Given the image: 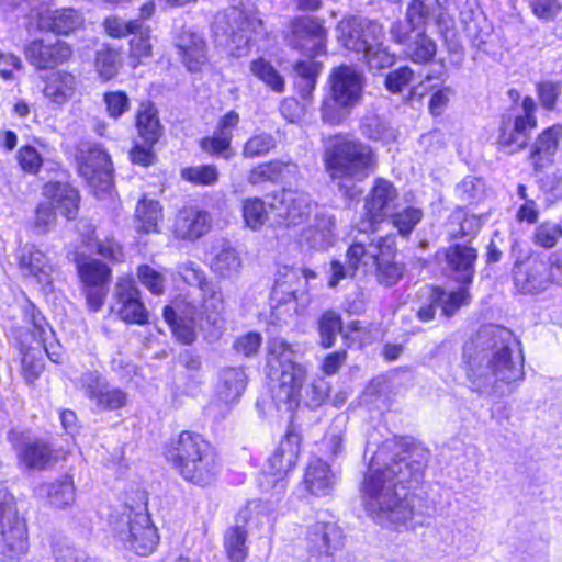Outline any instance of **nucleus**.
<instances>
[{
  "mask_svg": "<svg viewBox=\"0 0 562 562\" xmlns=\"http://www.w3.org/2000/svg\"><path fill=\"white\" fill-rule=\"evenodd\" d=\"M429 451L387 439L374 451L361 484L364 510L385 528H415L422 525V499L404 492L424 477Z\"/></svg>",
  "mask_w": 562,
  "mask_h": 562,
  "instance_id": "f257e3e1",
  "label": "nucleus"
},
{
  "mask_svg": "<svg viewBox=\"0 0 562 562\" xmlns=\"http://www.w3.org/2000/svg\"><path fill=\"white\" fill-rule=\"evenodd\" d=\"M516 344L510 330L486 326L464 346V370L473 392L499 398L510 393L514 383L524 380L522 356L517 361L512 357Z\"/></svg>",
  "mask_w": 562,
  "mask_h": 562,
  "instance_id": "f03ea898",
  "label": "nucleus"
},
{
  "mask_svg": "<svg viewBox=\"0 0 562 562\" xmlns=\"http://www.w3.org/2000/svg\"><path fill=\"white\" fill-rule=\"evenodd\" d=\"M301 353L283 338L274 337L267 344V367L272 386V400L280 411L291 412L301 403V390L307 370Z\"/></svg>",
  "mask_w": 562,
  "mask_h": 562,
  "instance_id": "7ed1b4c3",
  "label": "nucleus"
},
{
  "mask_svg": "<svg viewBox=\"0 0 562 562\" xmlns=\"http://www.w3.org/2000/svg\"><path fill=\"white\" fill-rule=\"evenodd\" d=\"M166 460L189 483L199 486L212 484L218 472L217 453L200 434L182 431L165 450Z\"/></svg>",
  "mask_w": 562,
  "mask_h": 562,
  "instance_id": "20e7f679",
  "label": "nucleus"
},
{
  "mask_svg": "<svg viewBox=\"0 0 562 562\" xmlns=\"http://www.w3.org/2000/svg\"><path fill=\"white\" fill-rule=\"evenodd\" d=\"M200 292L201 301L184 299L177 301L175 307L164 308V318L172 334L186 345L196 339V329L215 326L224 311V297L218 285L211 281Z\"/></svg>",
  "mask_w": 562,
  "mask_h": 562,
  "instance_id": "39448f33",
  "label": "nucleus"
},
{
  "mask_svg": "<svg viewBox=\"0 0 562 562\" xmlns=\"http://www.w3.org/2000/svg\"><path fill=\"white\" fill-rule=\"evenodd\" d=\"M323 161L326 172L333 180L362 181L374 171L375 167L371 147L344 134L324 139Z\"/></svg>",
  "mask_w": 562,
  "mask_h": 562,
  "instance_id": "423d86ee",
  "label": "nucleus"
},
{
  "mask_svg": "<svg viewBox=\"0 0 562 562\" xmlns=\"http://www.w3.org/2000/svg\"><path fill=\"white\" fill-rule=\"evenodd\" d=\"M328 86L321 106L322 120L330 125H339L361 103L364 76L353 66L340 65L331 69Z\"/></svg>",
  "mask_w": 562,
  "mask_h": 562,
  "instance_id": "0eeeda50",
  "label": "nucleus"
},
{
  "mask_svg": "<svg viewBox=\"0 0 562 562\" xmlns=\"http://www.w3.org/2000/svg\"><path fill=\"white\" fill-rule=\"evenodd\" d=\"M110 526L113 536L138 555L150 554L158 544L159 536L146 505L136 508L124 505L120 513L111 516Z\"/></svg>",
  "mask_w": 562,
  "mask_h": 562,
  "instance_id": "6e6552de",
  "label": "nucleus"
},
{
  "mask_svg": "<svg viewBox=\"0 0 562 562\" xmlns=\"http://www.w3.org/2000/svg\"><path fill=\"white\" fill-rule=\"evenodd\" d=\"M261 20L255 9L231 7L220 13L214 22L217 37H226L224 44L235 47L237 55H243L252 37L261 27Z\"/></svg>",
  "mask_w": 562,
  "mask_h": 562,
  "instance_id": "1a4fd4ad",
  "label": "nucleus"
},
{
  "mask_svg": "<svg viewBox=\"0 0 562 562\" xmlns=\"http://www.w3.org/2000/svg\"><path fill=\"white\" fill-rule=\"evenodd\" d=\"M26 550V525L18 515L13 497L0 491V560L18 559Z\"/></svg>",
  "mask_w": 562,
  "mask_h": 562,
  "instance_id": "9d476101",
  "label": "nucleus"
},
{
  "mask_svg": "<svg viewBox=\"0 0 562 562\" xmlns=\"http://www.w3.org/2000/svg\"><path fill=\"white\" fill-rule=\"evenodd\" d=\"M110 311L125 324L142 326L149 323V312L144 305L140 291L132 277L119 278L114 286Z\"/></svg>",
  "mask_w": 562,
  "mask_h": 562,
  "instance_id": "9b49d317",
  "label": "nucleus"
},
{
  "mask_svg": "<svg viewBox=\"0 0 562 562\" xmlns=\"http://www.w3.org/2000/svg\"><path fill=\"white\" fill-rule=\"evenodd\" d=\"M313 201L308 193L293 189H282L272 195L270 209L276 212L278 225L295 227L310 216Z\"/></svg>",
  "mask_w": 562,
  "mask_h": 562,
  "instance_id": "f8f14e48",
  "label": "nucleus"
},
{
  "mask_svg": "<svg viewBox=\"0 0 562 562\" xmlns=\"http://www.w3.org/2000/svg\"><path fill=\"white\" fill-rule=\"evenodd\" d=\"M78 387L99 411L120 409L127 403V394L111 385L97 370L83 372L78 380Z\"/></svg>",
  "mask_w": 562,
  "mask_h": 562,
  "instance_id": "ddd939ff",
  "label": "nucleus"
},
{
  "mask_svg": "<svg viewBox=\"0 0 562 562\" xmlns=\"http://www.w3.org/2000/svg\"><path fill=\"white\" fill-rule=\"evenodd\" d=\"M78 171L87 183L105 192L112 183V162L110 156L98 145H83L79 150Z\"/></svg>",
  "mask_w": 562,
  "mask_h": 562,
  "instance_id": "4468645a",
  "label": "nucleus"
},
{
  "mask_svg": "<svg viewBox=\"0 0 562 562\" xmlns=\"http://www.w3.org/2000/svg\"><path fill=\"white\" fill-rule=\"evenodd\" d=\"M379 247L384 248V251H389L392 248V239L378 238L369 244L362 241L353 243L347 250L346 263H341L338 260L331 261L328 285L335 288L340 280L352 278L360 263L364 265L366 258H375L380 254Z\"/></svg>",
  "mask_w": 562,
  "mask_h": 562,
  "instance_id": "2eb2a0df",
  "label": "nucleus"
},
{
  "mask_svg": "<svg viewBox=\"0 0 562 562\" xmlns=\"http://www.w3.org/2000/svg\"><path fill=\"white\" fill-rule=\"evenodd\" d=\"M397 190L392 182L378 179L366 200V220L358 224L360 232L374 231L375 225L389 216L396 206Z\"/></svg>",
  "mask_w": 562,
  "mask_h": 562,
  "instance_id": "dca6fc26",
  "label": "nucleus"
},
{
  "mask_svg": "<svg viewBox=\"0 0 562 562\" xmlns=\"http://www.w3.org/2000/svg\"><path fill=\"white\" fill-rule=\"evenodd\" d=\"M390 34L392 40L404 46V55L418 65L431 63L437 54L436 42L427 35L426 31L412 33L402 21L392 24Z\"/></svg>",
  "mask_w": 562,
  "mask_h": 562,
  "instance_id": "f3484780",
  "label": "nucleus"
},
{
  "mask_svg": "<svg viewBox=\"0 0 562 562\" xmlns=\"http://www.w3.org/2000/svg\"><path fill=\"white\" fill-rule=\"evenodd\" d=\"M337 32L340 44L357 53H363L373 41L383 37L382 26L379 23L357 16L340 21Z\"/></svg>",
  "mask_w": 562,
  "mask_h": 562,
  "instance_id": "a211bd4d",
  "label": "nucleus"
},
{
  "mask_svg": "<svg viewBox=\"0 0 562 562\" xmlns=\"http://www.w3.org/2000/svg\"><path fill=\"white\" fill-rule=\"evenodd\" d=\"M8 440L16 451L19 461L27 470L41 471L46 469L53 458L52 447L38 438H30L19 431H10Z\"/></svg>",
  "mask_w": 562,
  "mask_h": 562,
  "instance_id": "6ab92c4d",
  "label": "nucleus"
},
{
  "mask_svg": "<svg viewBox=\"0 0 562 562\" xmlns=\"http://www.w3.org/2000/svg\"><path fill=\"white\" fill-rule=\"evenodd\" d=\"M26 60L38 70L52 69L66 63L72 55V49L64 41L46 43L34 40L24 46Z\"/></svg>",
  "mask_w": 562,
  "mask_h": 562,
  "instance_id": "aec40b11",
  "label": "nucleus"
},
{
  "mask_svg": "<svg viewBox=\"0 0 562 562\" xmlns=\"http://www.w3.org/2000/svg\"><path fill=\"white\" fill-rule=\"evenodd\" d=\"M515 281L520 285L524 292H540L550 284H555L554 269L550 257L547 261L541 259H531L525 270L515 272Z\"/></svg>",
  "mask_w": 562,
  "mask_h": 562,
  "instance_id": "412c9836",
  "label": "nucleus"
},
{
  "mask_svg": "<svg viewBox=\"0 0 562 562\" xmlns=\"http://www.w3.org/2000/svg\"><path fill=\"white\" fill-rule=\"evenodd\" d=\"M211 215L195 207L180 210L175 218L173 235L182 240H196L211 228Z\"/></svg>",
  "mask_w": 562,
  "mask_h": 562,
  "instance_id": "4be33fe9",
  "label": "nucleus"
},
{
  "mask_svg": "<svg viewBox=\"0 0 562 562\" xmlns=\"http://www.w3.org/2000/svg\"><path fill=\"white\" fill-rule=\"evenodd\" d=\"M445 258L456 281L461 285H470L475 273L476 249L469 245L454 244L445 249Z\"/></svg>",
  "mask_w": 562,
  "mask_h": 562,
  "instance_id": "5701e85b",
  "label": "nucleus"
},
{
  "mask_svg": "<svg viewBox=\"0 0 562 562\" xmlns=\"http://www.w3.org/2000/svg\"><path fill=\"white\" fill-rule=\"evenodd\" d=\"M82 14L74 8L44 10L37 15V26L42 31L57 35H68L83 24Z\"/></svg>",
  "mask_w": 562,
  "mask_h": 562,
  "instance_id": "b1692460",
  "label": "nucleus"
},
{
  "mask_svg": "<svg viewBox=\"0 0 562 562\" xmlns=\"http://www.w3.org/2000/svg\"><path fill=\"white\" fill-rule=\"evenodd\" d=\"M175 44L190 71L198 70L206 61L205 43L199 33L183 29L176 33Z\"/></svg>",
  "mask_w": 562,
  "mask_h": 562,
  "instance_id": "393cba45",
  "label": "nucleus"
},
{
  "mask_svg": "<svg viewBox=\"0 0 562 562\" xmlns=\"http://www.w3.org/2000/svg\"><path fill=\"white\" fill-rule=\"evenodd\" d=\"M300 436L289 430L268 460V472L271 475H285L297 461L300 453Z\"/></svg>",
  "mask_w": 562,
  "mask_h": 562,
  "instance_id": "a878e982",
  "label": "nucleus"
},
{
  "mask_svg": "<svg viewBox=\"0 0 562 562\" xmlns=\"http://www.w3.org/2000/svg\"><path fill=\"white\" fill-rule=\"evenodd\" d=\"M20 269L24 276L36 280L43 289L48 288L53 282V266L48 262L45 254L34 247H24L21 250Z\"/></svg>",
  "mask_w": 562,
  "mask_h": 562,
  "instance_id": "bb28decb",
  "label": "nucleus"
},
{
  "mask_svg": "<svg viewBox=\"0 0 562 562\" xmlns=\"http://www.w3.org/2000/svg\"><path fill=\"white\" fill-rule=\"evenodd\" d=\"M532 130L522 120L512 122L510 116H503L497 144L507 154L520 151L527 147Z\"/></svg>",
  "mask_w": 562,
  "mask_h": 562,
  "instance_id": "cd10ccee",
  "label": "nucleus"
},
{
  "mask_svg": "<svg viewBox=\"0 0 562 562\" xmlns=\"http://www.w3.org/2000/svg\"><path fill=\"white\" fill-rule=\"evenodd\" d=\"M382 238L392 239V248L389 251H384V248L379 247L380 254L375 258H366L364 266L371 265L376 268L378 282L384 286H393L403 277L404 266L394 261L391 258L395 254V236L386 235Z\"/></svg>",
  "mask_w": 562,
  "mask_h": 562,
  "instance_id": "c85d7f7f",
  "label": "nucleus"
},
{
  "mask_svg": "<svg viewBox=\"0 0 562 562\" xmlns=\"http://www.w3.org/2000/svg\"><path fill=\"white\" fill-rule=\"evenodd\" d=\"M303 239L316 250L330 247L335 241V217L325 212L316 213L313 223L304 229Z\"/></svg>",
  "mask_w": 562,
  "mask_h": 562,
  "instance_id": "c756f323",
  "label": "nucleus"
},
{
  "mask_svg": "<svg viewBox=\"0 0 562 562\" xmlns=\"http://www.w3.org/2000/svg\"><path fill=\"white\" fill-rule=\"evenodd\" d=\"M43 194L53 200L56 207L68 220H74L78 215L80 196L77 189L69 183L49 181L44 186Z\"/></svg>",
  "mask_w": 562,
  "mask_h": 562,
  "instance_id": "7c9ffc66",
  "label": "nucleus"
},
{
  "mask_svg": "<svg viewBox=\"0 0 562 562\" xmlns=\"http://www.w3.org/2000/svg\"><path fill=\"white\" fill-rule=\"evenodd\" d=\"M307 281L297 270L284 268L272 288V297L280 303L302 300Z\"/></svg>",
  "mask_w": 562,
  "mask_h": 562,
  "instance_id": "2f4dec72",
  "label": "nucleus"
},
{
  "mask_svg": "<svg viewBox=\"0 0 562 562\" xmlns=\"http://www.w3.org/2000/svg\"><path fill=\"white\" fill-rule=\"evenodd\" d=\"M307 550L314 553H331L341 543V531L334 522H316L307 532Z\"/></svg>",
  "mask_w": 562,
  "mask_h": 562,
  "instance_id": "473e14b6",
  "label": "nucleus"
},
{
  "mask_svg": "<svg viewBox=\"0 0 562 562\" xmlns=\"http://www.w3.org/2000/svg\"><path fill=\"white\" fill-rule=\"evenodd\" d=\"M303 484L315 496H326L330 494L335 485V474L329 465L322 459L313 460L304 474Z\"/></svg>",
  "mask_w": 562,
  "mask_h": 562,
  "instance_id": "72a5a7b5",
  "label": "nucleus"
},
{
  "mask_svg": "<svg viewBox=\"0 0 562 562\" xmlns=\"http://www.w3.org/2000/svg\"><path fill=\"white\" fill-rule=\"evenodd\" d=\"M137 134L148 146H154L162 135L164 127L158 117V110L151 102L140 103L135 123Z\"/></svg>",
  "mask_w": 562,
  "mask_h": 562,
  "instance_id": "f704fd0d",
  "label": "nucleus"
},
{
  "mask_svg": "<svg viewBox=\"0 0 562 562\" xmlns=\"http://www.w3.org/2000/svg\"><path fill=\"white\" fill-rule=\"evenodd\" d=\"M77 90L76 77L67 71H55L47 77L44 95L50 102L61 105L67 103Z\"/></svg>",
  "mask_w": 562,
  "mask_h": 562,
  "instance_id": "c9c22d12",
  "label": "nucleus"
},
{
  "mask_svg": "<svg viewBox=\"0 0 562 562\" xmlns=\"http://www.w3.org/2000/svg\"><path fill=\"white\" fill-rule=\"evenodd\" d=\"M75 262L83 285H108L110 283L111 269L104 262L82 254H76Z\"/></svg>",
  "mask_w": 562,
  "mask_h": 562,
  "instance_id": "e433bc0d",
  "label": "nucleus"
},
{
  "mask_svg": "<svg viewBox=\"0 0 562 562\" xmlns=\"http://www.w3.org/2000/svg\"><path fill=\"white\" fill-rule=\"evenodd\" d=\"M562 140V125L554 124L542 131L532 145L531 158L536 170L542 167L543 160H550L555 155Z\"/></svg>",
  "mask_w": 562,
  "mask_h": 562,
  "instance_id": "4c0bfd02",
  "label": "nucleus"
},
{
  "mask_svg": "<svg viewBox=\"0 0 562 562\" xmlns=\"http://www.w3.org/2000/svg\"><path fill=\"white\" fill-rule=\"evenodd\" d=\"M439 33L449 55V63L459 68L464 59V48L454 30L453 19L446 12L439 13L436 20Z\"/></svg>",
  "mask_w": 562,
  "mask_h": 562,
  "instance_id": "58836bf2",
  "label": "nucleus"
},
{
  "mask_svg": "<svg viewBox=\"0 0 562 562\" xmlns=\"http://www.w3.org/2000/svg\"><path fill=\"white\" fill-rule=\"evenodd\" d=\"M40 495H45L50 505L56 508H66L74 504L76 490L72 477L64 475L52 483L42 484L37 487Z\"/></svg>",
  "mask_w": 562,
  "mask_h": 562,
  "instance_id": "ea45409f",
  "label": "nucleus"
},
{
  "mask_svg": "<svg viewBox=\"0 0 562 562\" xmlns=\"http://www.w3.org/2000/svg\"><path fill=\"white\" fill-rule=\"evenodd\" d=\"M246 374L240 368H226L221 371L216 394L224 403L238 400L246 389Z\"/></svg>",
  "mask_w": 562,
  "mask_h": 562,
  "instance_id": "a19ab883",
  "label": "nucleus"
},
{
  "mask_svg": "<svg viewBox=\"0 0 562 562\" xmlns=\"http://www.w3.org/2000/svg\"><path fill=\"white\" fill-rule=\"evenodd\" d=\"M296 75L295 88L304 100H310L315 90L322 65L308 57L306 60H299L294 65Z\"/></svg>",
  "mask_w": 562,
  "mask_h": 562,
  "instance_id": "79ce46f5",
  "label": "nucleus"
},
{
  "mask_svg": "<svg viewBox=\"0 0 562 562\" xmlns=\"http://www.w3.org/2000/svg\"><path fill=\"white\" fill-rule=\"evenodd\" d=\"M447 234L452 239L471 238L481 227L480 218L469 215L464 209L457 207L449 215L446 224Z\"/></svg>",
  "mask_w": 562,
  "mask_h": 562,
  "instance_id": "37998d69",
  "label": "nucleus"
},
{
  "mask_svg": "<svg viewBox=\"0 0 562 562\" xmlns=\"http://www.w3.org/2000/svg\"><path fill=\"white\" fill-rule=\"evenodd\" d=\"M360 131L364 137L383 144L395 140L397 134L386 120L374 113H368L362 117Z\"/></svg>",
  "mask_w": 562,
  "mask_h": 562,
  "instance_id": "c03bdc74",
  "label": "nucleus"
},
{
  "mask_svg": "<svg viewBox=\"0 0 562 562\" xmlns=\"http://www.w3.org/2000/svg\"><path fill=\"white\" fill-rule=\"evenodd\" d=\"M161 217L162 213L159 202L144 196L138 201L135 209V228L146 234L156 232Z\"/></svg>",
  "mask_w": 562,
  "mask_h": 562,
  "instance_id": "a18cd8bd",
  "label": "nucleus"
},
{
  "mask_svg": "<svg viewBox=\"0 0 562 562\" xmlns=\"http://www.w3.org/2000/svg\"><path fill=\"white\" fill-rule=\"evenodd\" d=\"M241 268V259L236 249L224 244L211 261V269L222 278H231L238 274Z\"/></svg>",
  "mask_w": 562,
  "mask_h": 562,
  "instance_id": "49530a36",
  "label": "nucleus"
},
{
  "mask_svg": "<svg viewBox=\"0 0 562 562\" xmlns=\"http://www.w3.org/2000/svg\"><path fill=\"white\" fill-rule=\"evenodd\" d=\"M342 331L341 316L334 311L324 312L317 321V333L319 345L327 349L331 348L337 339L338 334Z\"/></svg>",
  "mask_w": 562,
  "mask_h": 562,
  "instance_id": "de8ad7c7",
  "label": "nucleus"
},
{
  "mask_svg": "<svg viewBox=\"0 0 562 562\" xmlns=\"http://www.w3.org/2000/svg\"><path fill=\"white\" fill-rule=\"evenodd\" d=\"M323 26L313 18L301 16L294 19L290 24V33L285 36L286 45L300 47L302 42L307 41L314 33L321 34Z\"/></svg>",
  "mask_w": 562,
  "mask_h": 562,
  "instance_id": "09e8293b",
  "label": "nucleus"
},
{
  "mask_svg": "<svg viewBox=\"0 0 562 562\" xmlns=\"http://www.w3.org/2000/svg\"><path fill=\"white\" fill-rule=\"evenodd\" d=\"M241 213L245 226L257 232L268 221L269 212L260 198H247L243 201Z\"/></svg>",
  "mask_w": 562,
  "mask_h": 562,
  "instance_id": "8fccbe9b",
  "label": "nucleus"
},
{
  "mask_svg": "<svg viewBox=\"0 0 562 562\" xmlns=\"http://www.w3.org/2000/svg\"><path fill=\"white\" fill-rule=\"evenodd\" d=\"M182 180L198 187H212L218 182L220 172L215 165H196L181 169Z\"/></svg>",
  "mask_w": 562,
  "mask_h": 562,
  "instance_id": "3c124183",
  "label": "nucleus"
},
{
  "mask_svg": "<svg viewBox=\"0 0 562 562\" xmlns=\"http://www.w3.org/2000/svg\"><path fill=\"white\" fill-rule=\"evenodd\" d=\"M247 531L241 526L229 527L224 535V548L232 562H241L247 555Z\"/></svg>",
  "mask_w": 562,
  "mask_h": 562,
  "instance_id": "603ef678",
  "label": "nucleus"
},
{
  "mask_svg": "<svg viewBox=\"0 0 562 562\" xmlns=\"http://www.w3.org/2000/svg\"><path fill=\"white\" fill-rule=\"evenodd\" d=\"M347 417L342 414L337 415L325 437L323 445L330 458H337L344 452V437L346 432Z\"/></svg>",
  "mask_w": 562,
  "mask_h": 562,
  "instance_id": "864d4df0",
  "label": "nucleus"
},
{
  "mask_svg": "<svg viewBox=\"0 0 562 562\" xmlns=\"http://www.w3.org/2000/svg\"><path fill=\"white\" fill-rule=\"evenodd\" d=\"M199 146L203 153L227 161L235 156V151L232 148V139L216 131L211 136L202 137L199 140Z\"/></svg>",
  "mask_w": 562,
  "mask_h": 562,
  "instance_id": "5fc2aeb1",
  "label": "nucleus"
},
{
  "mask_svg": "<svg viewBox=\"0 0 562 562\" xmlns=\"http://www.w3.org/2000/svg\"><path fill=\"white\" fill-rule=\"evenodd\" d=\"M432 13L430 7L423 0H411L405 14V21L409 32L415 33L418 31H426V27L431 20Z\"/></svg>",
  "mask_w": 562,
  "mask_h": 562,
  "instance_id": "6e6d98bb",
  "label": "nucleus"
},
{
  "mask_svg": "<svg viewBox=\"0 0 562 562\" xmlns=\"http://www.w3.org/2000/svg\"><path fill=\"white\" fill-rule=\"evenodd\" d=\"M250 71L255 77L265 82L274 92L280 93L284 90V79L266 59L258 58L254 60L250 65Z\"/></svg>",
  "mask_w": 562,
  "mask_h": 562,
  "instance_id": "4d7b16f0",
  "label": "nucleus"
},
{
  "mask_svg": "<svg viewBox=\"0 0 562 562\" xmlns=\"http://www.w3.org/2000/svg\"><path fill=\"white\" fill-rule=\"evenodd\" d=\"M561 237L562 223L544 221L535 228L531 240L539 247L551 249L558 245Z\"/></svg>",
  "mask_w": 562,
  "mask_h": 562,
  "instance_id": "13d9d810",
  "label": "nucleus"
},
{
  "mask_svg": "<svg viewBox=\"0 0 562 562\" xmlns=\"http://www.w3.org/2000/svg\"><path fill=\"white\" fill-rule=\"evenodd\" d=\"M32 324H33V335L38 340V349H44L47 357L53 362H59L60 361V352L53 350L50 351L49 347L47 346L48 337L53 335L52 328L48 326V324L45 322L44 317L40 315V313H34V306H32Z\"/></svg>",
  "mask_w": 562,
  "mask_h": 562,
  "instance_id": "bf43d9fd",
  "label": "nucleus"
},
{
  "mask_svg": "<svg viewBox=\"0 0 562 562\" xmlns=\"http://www.w3.org/2000/svg\"><path fill=\"white\" fill-rule=\"evenodd\" d=\"M380 40L373 41L372 45L362 53L368 66L371 69L381 70L389 68L394 64V56L389 53L387 48L383 46Z\"/></svg>",
  "mask_w": 562,
  "mask_h": 562,
  "instance_id": "052dcab7",
  "label": "nucleus"
},
{
  "mask_svg": "<svg viewBox=\"0 0 562 562\" xmlns=\"http://www.w3.org/2000/svg\"><path fill=\"white\" fill-rule=\"evenodd\" d=\"M423 218V211L418 207L407 206L403 211L392 214V224L403 237H407Z\"/></svg>",
  "mask_w": 562,
  "mask_h": 562,
  "instance_id": "680f3d73",
  "label": "nucleus"
},
{
  "mask_svg": "<svg viewBox=\"0 0 562 562\" xmlns=\"http://www.w3.org/2000/svg\"><path fill=\"white\" fill-rule=\"evenodd\" d=\"M176 272L187 284L196 286L199 290L211 282L203 269L191 260L179 262L176 267Z\"/></svg>",
  "mask_w": 562,
  "mask_h": 562,
  "instance_id": "e2e57ef3",
  "label": "nucleus"
},
{
  "mask_svg": "<svg viewBox=\"0 0 562 562\" xmlns=\"http://www.w3.org/2000/svg\"><path fill=\"white\" fill-rule=\"evenodd\" d=\"M330 391L331 385L327 380L314 379L306 389L304 404L310 408H317L328 400Z\"/></svg>",
  "mask_w": 562,
  "mask_h": 562,
  "instance_id": "0e129e2a",
  "label": "nucleus"
},
{
  "mask_svg": "<svg viewBox=\"0 0 562 562\" xmlns=\"http://www.w3.org/2000/svg\"><path fill=\"white\" fill-rule=\"evenodd\" d=\"M21 367L25 381L29 384L34 383L44 368L41 350L35 347L27 349L21 359Z\"/></svg>",
  "mask_w": 562,
  "mask_h": 562,
  "instance_id": "69168bd1",
  "label": "nucleus"
},
{
  "mask_svg": "<svg viewBox=\"0 0 562 562\" xmlns=\"http://www.w3.org/2000/svg\"><path fill=\"white\" fill-rule=\"evenodd\" d=\"M276 146L271 134L260 133L251 136L244 145L243 155L246 158H255L267 155Z\"/></svg>",
  "mask_w": 562,
  "mask_h": 562,
  "instance_id": "338daca9",
  "label": "nucleus"
},
{
  "mask_svg": "<svg viewBox=\"0 0 562 562\" xmlns=\"http://www.w3.org/2000/svg\"><path fill=\"white\" fill-rule=\"evenodd\" d=\"M105 110L111 119L117 120L131 109V101L124 91H109L103 94Z\"/></svg>",
  "mask_w": 562,
  "mask_h": 562,
  "instance_id": "774afa93",
  "label": "nucleus"
}]
</instances>
